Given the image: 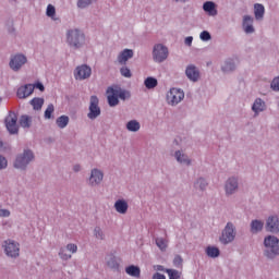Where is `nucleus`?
<instances>
[{
	"label": "nucleus",
	"instance_id": "obj_9",
	"mask_svg": "<svg viewBox=\"0 0 279 279\" xmlns=\"http://www.w3.org/2000/svg\"><path fill=\"white\" fill-rule=\"evenodd\" d=\"M26 62H27V56L23 53H15L11 56L9 61V66L11 71H14V73H19V71L23 69Z\"/></svg>",
	"mask_w": 279,
	"mask_h": 279
},
{
	"label": "nucleus",
	"instance_id": "obj_4",
	"mask_svg": "<svg viewBox=\"0 0 279 279\" xmlns=\"http://www.w3.org/2000/svg\"><path fill=\"white\" fill-rule=\"evenodd\" d=\"M264 256L268 260H276L279 256V239L276 235L264 238Z\"/></svg>",
	"mask_w": 279,
	"mask_h": 279
},
{
	"label": "nucleus",
	"instance_id": "obj_33",
	"mask_svg": "<svg viewBox=\"0 0 279 279\" xmlns=\"http://www.w3.org/2000/svg\"><path fill=\"white\" fill-rule=\"evenodd\" d=\"M126 130L128 132H138L141 130V122L137 120H130L126 123Z\"/></svg>",
	"mask_w": 279,
	"mask_h": 279
},
{
	"label": "nucleus",
	"instance_id": "obj_19",
	"mask_svg": "<svg viewBox=\"0 0 279 279\" xmlns=\"http://www.w3.org/2000/svg\"><path fill=\"white\" fill-rule=\"evenodd\" d=\"M185 75L190 82H198L199 81V69L195 66V64H190L185 69Z\"/></svg>",
	"mask_w": 279,
	"mask_h": 279
},
{
	"label": "nucleus",
	"instance_id": "obj_7",
	"mask_svg": "<svg viewBox=\"0 0 279 279\" xmlns=\"http://www.w3.org/2000/svg\"><path fill=\"white\" fill-rule=\"evenodd\" d=\"M169 58V48L165 46L163 44H156L153 47V60L154 62H157L158 64H162L165 60Z\"/></svg>",
	"mask_w": 279,
	"mask_h": 279
},
{
	"label": "nucleus",
	"instance_id": "obj_11",
	"mask_svg": "<svg viewBox=\"0 0 279 279\" xmlns=\"http://www.w3.org/2000/svg\"><path fill=\"white\" fill-rule=\"evenodd\" d=\"M239 193V177H230L225 182L226 197H232Z\"/></svg>",
	"mask_w": 279,
	"mask_h": 279
},
{
	"label": "nucleus",
	"instance_id": "obj_2",
	"mask_svg": "<svg viewBox=\"0 0 279 279\" xmlns=\"http://www.w3.org/2000/svg\"><path fill=\"white\" fill-rule=\"evenodd\" d=\"M132 95L130 92L119 87V86H111L107 88V101L110 108H114L119 106V99L125 101V99H130Z\"/></svg>",
	"mask_w": 279,
	"mask_h": 279
},
{
	"label": "nucleus",
	"instance_id": "obj_6",
	"mask_svg": "<svg viewBox=\"0 0 279 279\" xmlns=\"http://www.w3.org/2000/svg\"><path fill=\"white\" fill-rule=\"evenodd\" d=\"M5 256L9 258H19L21 256V244L19 242L8 239L2 243Z\"/></svg>",
	"mask_w": 279,
	"mask_h": 279
},
{
	"label": "nucleus",
	"instance_id": "obj_36",
	"mask_svg": "<svg viewBox=\"0 0 279 279\" xmlns=\"http://www.w3.org/2000/svg\"><path fill=\"white\" fill-rule=\"evenodd\" d=\"M69 121H70L69 116H61L57 118L56 123L60 130H64V128L69 125Z\"/></svg>",
	"mask_w": 279,
	"mask_h": 279
},
{
	"label": "nucleus",
	"instance_id": "obj_31",
	"mask_svg": "<svg viewBox=\"0 0 279 279\" xmlns=\"http://www.w3.org/2000/svg\"><path fill=\"white\" fill-rule=\"evenodd\" d=\"M205 252L209 258H219L221 255V251H219V247L217 246H207Z\"/></svg>",
	"mask_w": 279,
	"mask_h": 279
},
{
	"label": "nucleus",
	"instance_id": "obj_45",
	"mask_svg": "<svg viewBox=\"0 0 279 279\" xmlns=\"http://www.w3.org/2000/svg\"><path fill=\"white\" fill-rule=\"evenodd\" d=\"M120 73L122 75V77H132V71H130V69L128 66H122L120 69Z\"/></svg>",
	"mask_w": 279,
	"mask_h": 279
},
{
	"label": "nucleus",
	"instance_id": "obj_28",
	"mask_svg": "<svg viewBox=\"0 0 279 279\" xmlns=\"http://www.w3.org/2000/svg\"><path fill=\"white\" fill-rule=\"evenodd\" d=\"M19 123L23 130H29V128H32L33 118L32 116L23 114L20 117Z\"/></svg>",
	"mask_w": 279,
	"mask_h": 279
},
{
	"label": "nucleus",
	"instance_id": "obj_1",
	"mask_svg": "<svg viewBox=\"0 0 279 279\" xmlns=\"http://www.w3.org/2000/svg\"><path fill=\"white\" fill-rule=\"evenodd\" d=\"M66 44L71 49H82L86 45V35L80 28L66 31Z\"/></svg>",
	"mask_w": 279,
	"mask_h": 279
},
{
	"label": "nucleus",
	"instance_id": "obj_53",
	"mask_svg": "<svg viewBox=\"0 0 279 279\" xmlns=\"http://www.w3.org/2000/svg\"><path fill=\"white\" fill-rule=\"evenodd\" d=\"M0 217H10V210L0 209Z\"/></svg>",
	"mask_w": 279,
	"mask_h": 279
},
{
	"label": "nucleus",
	"instance_id": "obj_38",
	"mask_svg": "<svg viewBox=\"0 0 279 279\" xmlns=\"http://www.w3.org/2000/svg\"><path fill=\"white\" fill-rule=\"evenodd\" d=\"M46 15L52 19V21H60V19L56 17V7L53 4H48Z\"/></svg>",
	"mask_w": 279,
	"mask_h": 279
},
{
	"label": "nucleus",
	"instance_id": "obj_26",
	"mask_svg": "<svg viewBox=\"0 0 279 279\" xmlns=\"http://www.w3.org/2000/svg\"><path fill=\"white\" fill-rule=\"evenodd\" d=\"M194 189L195 191H201V193H204L206 189H208V181H206V178H198L194 181Z\"/></svg>",
	"mask_w": 279,
	"mask_h": 279
},
{
	"label": "nucleus",
	"instance_id": "obj_13",
	"mask_svg": "<svg viewBox=\"0 0 279 279\" xmlns=\"http://www.w3.org/2000/svg\"><path fill=\"white\" fill-rule=\"evenodd\" d=\"M266 232H270V234H279V216L270 215L266 219L265 223Z\"/></svg>",
	"mask_w": 279,
	"mask_h": 279
},
{
	"label": "nucleus",
	"instance_id": "obj_20",
	"mask_svg": "<svg viewBox=\"0 0 279 279\" xmlns=\"http://www.w3.org/2000/svg\"><path fill=\"white\" fill-rule=\"evenodd\" d=\"M267 110V104L262 98H256L252 105V111L256 117L259 112H265Z\"/></svg>",
	"mask_w": 279,
	"mask_h": 279
},
{
	"label": "nucleus",
	"instance_id": "obj_12",
	"mask_svg": "<svg viewBox=\"0 0 279 279\" xmlns=\"http://www.w3.org/2000/svg\"><path fill=\"white\" fill-rule=\"evenodd\" d=\"M17 121L19 117L16 113H14V111H10L8 117L4 119L5 128L10 134H19Z\"/></svg>",
	"mask_w": 279,
	"mask_h": 279
},
{
	"label": "nucleus",
	"instance_id": "obj_34",
	"mask_svg": "<svg viewBox=\"0 0 279 279\" xmlns=\"http://www.w3.org/2000/svg\"><path fill=\"white\" fill-rule=\"evenodd\" d=\"M93 234L97 241H106V233L101 227L97 226L94 228Z\"/></svg>",
	"mask_w": 279,
	"mask_h": 279
},
{
	"label": "nucleus",
	"instance_id": "obj_30",
	"mask_svg": "<svg viewBox=\"0 0 279 279\" xmlns=\"http://www.w3.org/2000/svg\"><path fill=\"white\" fill-rule=\"evenodd\" d=\"M106 264L110 269H119V262H117V256H114V254H108L106 256Z\"/></svg>",
	"mask_w": 279,
	"mask_h": 279
},
{
	"label": "nucleus",
	"instance_id": "obj_44",
	"mask_svg": "<svg viewBox=\"0 0 279 279\" xmlns=\"http://www.w3.org/2000/svg\"><path fill=\"white\" fill-rule=\"evenodd\" d=\"M270 88L275 93H279V76H276L272 78V81L270 83Z\"/></svg>",
	"mask_w": 279,
	"mask_h": 279
},
{
	"label": "nucleus",
	"instance_id": "obj_32",
	"mask_svg": "<svg viewBox=\"0 0 279 279\" xmlns=\"http://www.w3.org/2000/svg\"><path fill=\"white\" fill-rule=\"evenodd\" d=\"M31 106H33V110H43V106H45V98L35 97L29 101Z\"/></svg>",
	"mask_w": 279,
	"mask_h": 279
},
{
	"label": "nucleus",
	"instance_id": "obj_10",
	"mask_svg": "<svg viewBox=\"0 0 279 279\" xmlns=\"http://www.w3.org/2000/svg\"><path fill=\"white\" fill-rule=\"evenodd\" d=\"M184 99V90L181 88H170L167 93V102L169 106H178Z\"/></svg>",
	"mask_w": 279,
	"mask_h": 279
},
{
	"label": "nucleus",
	"instance_id": "obj_35",
	"mask_svg": "<svg viewBox=\"0 0 279 279\" xmlns=\"http://www.w3.org/2000/svg\"><path fill=\"white\" fill-rule=\"evenodd\" d=\"M144 85L148 90H151L153 88H156V86H158V80H156V77L148 76L144 81Z\"/></svg>",
	"mask_w": 279,
	"mask_h": 279
},
{
	"label": "nucleus",
	"instance_id": "obj_50",
	"mask_svg": "<svg viewBox=\"0 0 279 279\" xmlns=\"http://www.w3.org/2000/svg\"><path fill=\"white\" fill-rule=\"evenodd\" d=\"M184 45H186V47H191L193 45V36H189L184 39Z\"/></svg>",
	"mask_w": 279,
	"mask_h": 279
},
{
	"label": "nucleus",
	"instance_id": "obj_14",
	"mask_svg": "<svg viewBox=\"0 0 279 279\" xmlns=\"http://www.w3.org/2000/svg\"><path fill=\"white\" fill-rule=\"evenodd\" d=\"M90 75H93V69H90V66H88L87 64L78 65L74 70V77H75V80H78L80 82H82L84 80H88V77H90Z\"/></svg>",
	"mask_w": 279,
	"mask_h": 279
},
{
	"label": "nucleus",
	"instance_id": "obj_16",
	"mask_svg": "<svg viewBox=\"0 0 279 279\" xmlns=\"http://www.w3.org/2000/svg\"><path fill=\"white\" fill-rule=\"evenodd\" d=\"M173 158L182 167H191V165H193V159H191V157H189V155L185 154L182 149L175 150L173 154Z\"/></svg>",
	"mask_w": 279,
	"mask_h": 279
},
{
	"label": "nucleus",
	"instance_id": "obj_55",
	"mask_svg": "<svg viewBox=\"0 0 279 279\" xmlns=\"http://www.w3.org/2000/svg\"><path fill=\"white\" fill-rule=\"evenodd\" d=\"M174 3H189L191 0H172Z\"/></svg>",
	"mask_w": 279,
	"mask_h": 279
},
{
	"label": "nucleus",
	"instance_id": "obj_51",
	"mask_svg": "<svg viewBox=\"0 0 279 279\" xmlns=\"http://www.w3.org/2000/svg\"><path fill=\"white\" fill-rule=\"evenodd\" d=\"M154 269L156 271H163L165 274H167L168 268H165V266H162V265H156V266H154Z\"/></svg>",
	"mask_w": 279,
	"mask_h": 279
},
{
	"label": "nucleus",
	"instance_id": "obj_23",
	"mask_svg": "<svg viewBox=\"0 0 279 279\" xmlns=\"http://www.w3.org/2000/svg\"><path fill=\"white\" fill-rule=\"evenodd\" d=\"M113 208L119 213V215H125L128 213V208H130V205H128V201L122 198L116 201Z\"/></svg>",
	"mask_w": 279,
	"mask_h": 279
},
{
	"label": "nucleus",
	"instance_id": "obj_15",
	"mask_svg": "<svg viewBox=\"0 0 279 279\" xmlns=\"http://www.w3.org/2000/svg\"><path fill=\"white\" fill-rule=\"evenodd\" d=\"M104 182V171L94 168L90 170V175L87 180L89 186H99Z\"/></svg>",
	"mask_w": 279,
	"mask_h": 279
},
{
	"label": "nucleus",
	"instance_id": "obj_27",
	"mask_svg": "<svg viewBox=\"0 0 279 279\" xmlns=\"http://www.w3.org/2000/svg\"><path fill=\"white\" fill-rule=\"evenodd\" d=\"M254 16L256 21H263L265 19V5L260 3L254 4Z\"/></svg>",
	"mask_w": 279,
	"mask_h": 279
},
{
	"label": "nucleus",
	"instance_id": "obj_24",
	"mask_svg": "<svg viewBox=\"0 0 279 279\" xmlns=\"http://www.w3.org/2000/svg\"><path fill=\"white\" fill-rule=\"evenodd\" d=\"M204 12L208 13L209 16H217V4L213 1H206L203 4Z\"/></svg>",
	"mask_w": 279,
	"mask_h": 279
},
{
	"label": "nucleus",
	"instance_id": "obj_41",
	"mask_svg": "<svg viewBox=\"0 0 279 279\" xmlns=\"http://www.w3.org/2000/svg\"><path fill=\"white\" fill-rule=\"evenodd\" d=\"M56 111V107L53 104L48 105L47 109L45 110L44 118L49 120L51 119V114Z\"/></svg>",
	"mask_w": 279,
	"mask_h": 279
},
{
	"label": "nucleus",
	"instance_id": "obj_21",
	"mask_svg": "<svg viewBox=\"0 0 279 279\" xmlns=\"http://www.w3.org/2000/svg\"><path fill=\"white\" fill-rule=\"evenodd\" d=\"M222 73H234L236 71V60L229 58L221 65Z\"/></svg>",
	"mask_w": 279,
	"mask_h": 279
},
{
	"label": "nucleus",
	"instance_id": "obj_42",
	"mask_svg": "<svg viewBox=\"0 0 279 279\" xmlns=\"http://www.w3.org/2000/svg\"><path fill=\"white\" fill-rule=\"evenodd\" d=\"M66 248L61 247L59 250V257L61 258V260H71V254L66 253Z\"/></svg>",
	"mask_w": 279,
	"mask_h": 279
},
{
	"label": "nucleus",
	"instance_id": "obj_40",
	"mask_svg": "<svg viewBox=\"0 0 279 279\" xmlns=\"http://www.w3.org/2000/svg\"><path fill=\"white\" fill-rule=\"evenodd\" d=\"M166 274H168L169 279H180V278H182V272H180L179 270H175V269L168 268L166 270Z\"/></svg>",
	"mask_w": 279,
	"mask_h": 279
},
{
	"label": "nucleus",
	"instance_id": "obj_54",
	"mask_svg": "<svg viewBox=\"0 0 279 279\" xmlns=\"http://www.w3.org/2000/svg\"><path fill=\"white\" fill-rule=\"evenodd\" d=\"M73 171H74L75 173H80V171H82V166H80V165H74V166H73Z\"/></svg>",
	"mask_w": 279,
	"mask_h": 279
},
{
	"label": "nucleus",
	"instance_id": "obj_56",
	"mask_svg": "<svg viewBox=\"0 0 279 279\" xmlns=\"http://www.w3.org/2000/svg\"><path fill=\"white\" fill-rule=\"evenodd\" d=\"M3 149V141L0 140V150Z\"/></svg>",
	"mask_w": 279,
	"mask_h": 279
},
{
	"label": "nucleus",
	"instance_id": "obj_48",
	"mask_svg": "<svg viewBox=\"0 0 279 279\" xmlns=\"http://www.w3.org/2000/svg\"><path fill=\"white\" fill-rule=\"evenodd\" d=\"M65 250L68 252H71V254H76L77 253V246L73 243L68 244Z\"/></svg>",
	"mask_w": 279,
	"mask_h": 279
},
{
	"label": "nucleus",
	"instance_id": "obj_37",
	"mask_svg": "<svg viewBox=\"0 0 279 279\" xmlns=\"http://www.w3.org/2000/svg\"><path fill=\"white\" fill-rule=\"evenodd\" d=\"M93 3H97V0H77L76 5L80 10H86Z\"/></svg>",
	"mask_w": 279,
	"mask_h": 279
},
{
	"label": "nucleus",
	"instance_id": "obj_18",
	"mask_svg": "<svg viewBox=\"0 0 279 279\" xmlns=\"http://www.w3.org/2000/svg\"><path fill=\"white\" fill-rule=\"evenodd\" d=\"M34 94V84H25L17 88L16 97L19 99H27L31 95Z\"/></svg>",
	"mask_w": 279,
	"mask_h": 279
},
{
	"label": "nucleus",
	"instance_id": "obj_49",
	"mask_svg": "<svg viewBox=\"0 0 279 279\" xmlns=\"http://www.w3.org/2000/svg\"><path fill=\"white\" fill-rule=\"evenodd\" d=\"M34 88H37L38 90H40V93H44L45 90V85H43V83L37 82L36 84H33Z\"/></svg>",
	"mask_w": 279,
	"mask_h": 279
},
{
	"label": "nucleus",
	"instance_id": "obj_47",
	"mask_svg": "<svg viewBox=\"0 0 279 279\" xmlns=\"http://www.w3.org/2000/svg\"><path fill=\"white\" fill-rule=\"evenodd\" d=\"M3 169H8V159L0 155V171Z\"/></svg>",
	"mask_w": 279,
	"mask_h": 279
},
{
	"label": "nucleus",
	"instance_id": "obj_46",
	"mask_svg": "<svg viewBox=\"0 0 279 279\" xmlns=\"http://www.w3.org/2000/svg\"><path fill=\"white\" fill-rule=\"evenodd\" d=\"M182 263H184V259H182V256L180 255H177L174 258H173V265L180 269V267H182Z\"/></svg>",
	"mask_w": 279,
	"mask_h": 279
},
{
	"label": "nucleus",
	"instance_id": "obj_17",
	"mask_svg": "<svg viewBox=\"0 0 279 279\" xmlns=\"http://www.w3.org/2000/svg\"><path fill=\"white\" fill-rule=\"evenodd\" d=\"M242 29L244 34H254L256 32V28L254 27V16L243 15Z\"/></svg>",
	"mask_w": 279,
	"mask_h": 279
},
{
	"label": "nucleus",
	"instance_id": "obj_43",
	"mask_svg": "<svg viewBox=\"0 0 279 279\" xmlns=\"http://www.w3.org/2000/svg\"><path fill=\"white\" fill-rule=\"evenodd\" d=\"M199 38H201V40H203V43H208V40H213V36L210 35V32H208V31H203L199 34Z\"/></svg>",
	"mask_w": 279,
	"mask_h": 279
},
{
	"label": "nucleus",
	"instance_id": "obj_3",
	"mask_svg": "<svg viewBox=\"0 0 279 279\" xmlns=\"http://www.w3.org/2000/svg\"><path fill=\"white\" fill-rule=\"evenodd\" d=\"M35 160L36 155L34 154V150L26 148L15 156L13 167L19 171H27V167H29V165Z\"/></svg>",
	"mask_w": 279,
	"mask_h": 279
},
{
	"label": "nucleus",
	"instance_id": "obj_5",
	"mask_svg": "<svg viewBox=\"0 0 279 279\" xmlns=\"http://www.w3.org/2000/svg\"><path fill=\"white\" fill-rule=\"evenodd\" d=\"M234 239H236V226L229 221L222 229L219 241L222 245H230L234 242Z\"/></svg>",
	"mask_w": 279,
	"mask_h": 279
},
{
	"label": "nucleus",
	"instance_id": "obj_8",
	"mask_svg": "<svg viewBox=\"0 0 279 279\" xmlns=\"http://www.w3.org/2000/svg\"><path fill=\"white\" fill-rule=\"evenodd\" d=\"M99 117H101V107H99V98L94 95L89 98L87 119L95 121V119H99Z\"/></svg>",
	"mask_w": 279,
	"mask_h": 279
},
{
	"label": "nucleus",
	"instance_id": "obj_52",
	"mask_svg": "<svg viewBox=\"0 0 279 279\" xmlns=\"http://www.w3.org/2000/svg\"><path fill=\"white\" fill-rule=\"evenodd\" d=\"M151 279H167V277L160 272H155Z\"/></svg>",
	"mask_w": 279,
	"mask_h": 279
},
{
	"label": "nucleus",
	"instance_id": "obj_25",
	"mask_svg": "<svg viewBox=\"0 0 279 279\" xmlns=\"http://www.w3.org/2000/svg\"><path fill=\"white\" fill-rule=\"evenodd\" d=\"M251 233L252 234H258V232H263V229L265 228V222L263 220L254 219L251 221Z\"/></svg>",
	"mask_w": 279,
	"mask_h": 279
},
{
	"label": "nucleus",
	"instance_id": "obj_22",
	"mask_svg": "<svg viewBox=\"0 0 279 279\" xmlns=\"http://www.w3.org/2000/svg\"><path fill=\"white\" fill-rule=\"evenodd\" d=\"M134 58V50L125 48L118 56L119 64H128V60Z\"/></svg>",
	"mask_w": 279,
	"mask_h": 279
},
{
	"label": "nucleus",
	"instance_id": "obj_29",
	"mask_svg": "<svg viewBox=\"0 0 279 279\" xmlns=\"http://www.w3.org/2000/svg\"><path fill=\"white\" fill-rule=\"evenodd\" d=\"M125 274L132 278H141V267L130 265L125 268Z\"/></svg>",
	"mask_w": 279,
	"mask_h": 279
},
{
	"label": "nucleus",
	"instance_id": "obj_39",
	"mask_svg": "<svg viewBox=\"0 0 279 279\" xmlns=\"http://www.w3.org/2000/svg\"><path fill=\"white\" fill-rule=\"evenodd\" d=\"M155 243L161 252H167V240L165 238H156Z\"/></svg>",
	"mask_w": 279,
	"mask_h": 279
}]
</instances>
